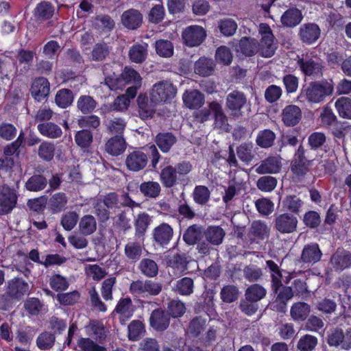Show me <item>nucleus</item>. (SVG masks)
<instances>
[{
	"label": "nucleus",
	"instance_id": "obj_11",
	"mask_svg": "<svg viewBox=\"0 0 351 351\" xmlns=\"http://www.w3.org/2000/svg\"><path fill=\"white\" fill-rule=\"evenodd\" d=\"M173 237V228L167 223H162L155 227L152 231L153 241L158 246L167 245Z\"/></svg>",
	"mask_w": 351,
	"mask_h": 351
},
{
	"label": "nucleus",
	"instance_id": "obj_47",
	"mask_svg": "<svg viewBox=\"0 0 351 351\" xmlns=\"http://www.w3.org/2000/svg\"><path fill=\"white\" fill-rule=\"evenodd\" d=\"M335 106L341 118L351 119V98L339 97L335 101Z\"/></svg>",
	"mask_w": 351,
	"mask_h": 351
},
{
	"label": "nucleus",
	"instance_id": "obj_24",
	"mask_svg": "<svg viewBox=\"0 0 351 351\" xmlns=\"http://www.w3.org/2000/svg\"><path fill=\"white\" fill-rule=\"evenodd\" d=\"M269 227L261 220L254 221L249 228V235L254 240L263 241L269 237Z\"/></svg>",
	"mask_w": 351,
	"mask_h": 351
},
{
	"label": "nucleus",
	"instance_id": "obj_55",
	"mask_svg": "<svg viewBox=\"0 0 351 351\" xmlns=\"http://www.w3.org/2000/svg\"><path fill=\"white\" fill-rule=\"evenodd\" d=\"M218 28L224 36H232L237 29V24L232 19H223L218 21Z\"/></svg>",
	"mask_w": 351,
	"mask_h": 351
},
{
	"label": "nucleus",
	"instance_id": "obj_53",
	"mask_svg": "<svg viewBox=\"0 0 351 351\" xmlns=\"http://www.w3.org/2000/svg\"><path fill=\"white\" fill-rule=\"evenodd\" d=\"M73 98V93L71 90L62 88L57 92L55 101L59 107L65 108L72 104Z\"/></svg>",
	"mask_w": 351,
	"mask_h": 351
},
{
	"label": "nucleus",
	"instance_id": "obj_28",
	"mask_svg": "<svg viewBox=\"0 0 351 351\" xmlns=\"http://www.w3.org/2000/svg\"><path fill=\"white\" fill-rule=\"evenodd\" d=\"M151 222L152 217L147 213L143 212L137 215L134 222L135 237L143 240L145 234L151 224Z\"/></svg>",
	"mask_w": 351,
	"mask_h": 351
},
{
	"label": "nucleus",
	"instance_id": "obj_64",
	"mask_svg": "<svg viewBox=\"0 0 351 351\" xmlns=\"http://www.w3.org/2000/svg\"><path fill=\"white\" fill-rule=\"evenodd\" d=\"M317 344V337L311 335H305L299 339L297 348L300 351H312Z\"/></svg>",
	"mask_w": 351,
	"mask_h": 351
},
{
	"label": "nucleus",
	"instance_id": "obj_58",
	"mask_svg": "<svg viewBox=\"0 0 351 351\" xmlns=\"http://www.w3.org/2000/svg\"><path fill=\"white\" fill-rule=\"evenodd\" d=\"M276 138L275 134L270 130L260 131L256 137V144L263 148L272 146Z\"/></svg>",
	"mask_w": 351,
	"mask_h": 351
},
{
	"label": "nucleus",
	"instance_id": "obj_10",
	"mask_svg": "<svg viewBox=\"0 0 351 351\" xmlns=\"http://www.w3.org/2000/svg\"><path fill=\"white\" fill-rule=\"evenodd\" d=\"M147 162L148 158L145 153L140 149H134L127 154L125 164L128 170L137 172L143 169Z\"/></svg>",
	"mask_w": 351,
	"mask_h": 351
},
{
	"label": "nucleus",
	"instance_id": "obj_48",
	"mask_svg": "<svg viewBox=\"0 0 351 351\" xmlns=\"http://www.w3.org/2000/svg\"><path fill=\"white\" fill-rule=\"evenodd\" d=\"M266 294L267 290L265 287L259 284H253L246 289L244 297L251 300V301L258 302L264 298Z\"/></svg>",
	"mask_w": 351,
	"mask_h": 351
},
{
	"label": "nucleus",
	"instance_id": "obj_8",
	"mask_svg": "<svg viewBox=\"0 0 351 351\" xmlns=\"http://www.w3.org/2000/svg\"><path fill=\"white\" fill-rule=\"evenodd\" d=\"M18 199L16 191L8 185L0 186V215L10 213L16 206Z\"/></svg>",
	"mask_w": 351,
	"mask_h": 351
},
{
	"label": "nucleus",
	"instance_id": "obj_41",
	"mask_svg": "<svg viewBox=\"0 0 351 351\" xmlns=\"http://www.w3.org/2000/svg\"><path fill=\"white\" fill-rule=\"evenodd\" d=\"M47 184V179L40 174L31 176L25 182V187L27 191L37 192L43 190Z\"/></svg>",
	"mask_w": 351,
	"mask_h": 351
},
{
	"label": "nucleus",
	"instance_id": "obj_54",
	"mask_svg": "<svg viewBox=\"0 0 351 351\" xmlns=\"http://www.w3.org/2000/svg\"><path fill=\"white\" fill-rule=\"evenodd\" d=\"M239 295V288L233 285L224 286L220 292L221 300L225 303H231L236 301Z\"/></svg>",
	"mask_w": 351,
	"mask_h": 351
},
{
	"label": "nucleus",
	"instance_id": "obj_1",
	"mask_svg": "<svg viewBox=\"0 0 351 351\" xmlns=\"http://www.w3.org/2000/svg\"><path fill=\"white\" fill-rule=\"evenodd\" d=\"M334 86L332 81L311 82L302 89L298 99H305L310 103H321L325 98L332 94Z\"/></svg>",
	"mask_w": 351,
	"mask_h": 351
},
{
	"label": "nucleus",
	"instance_id": "obj_14",
	"mask_svg": "<svg viewBox=\"0 0 351 351\" xmlns=\"http://www.w3.org/2000/svg\"><path fill=\"white\" fill-rule=\"evenodd\" d=\"M321 34L319 27L313 23L302 25L299 29L298 35L300 40L306 44L310 45L316 42Z\"/></svg>",
	"mask_w": 351,
	"mask_h": 351
},
{
	"label": "nucleus",
	"instance_id": "obj_51",
	"mask_svg": "<svg viewBox=\"0 0 351 351\" xmlns=\"http://www.w3.org/2000/svg\"><path fill=\"white\" fill-rule=\"evenodd\" d=\"M156 53L162 58H170L173 55V45L167 40H158L155 43Z\"/></svg>",
	"mask_w": 351,
	"mask_h": 351
},
{
	"label": "nucleus",
	"instance_id": "obj_21",
	"mask_svg": "<svg viewBox=\"0 0 351 351\" xmlns=\"http://www.w3.org/2000/svg\"><path fill=\"white\" fill-rule=\"evenodd\" d=\"M302 119L301 109L295 105L287 106L282 112V120L287 126L297 125Z\"/></svg>",
	"mask_w": 351,
	"mask_h": 351
},
{
	"label": "nucleus",
	"instance_id": "obj_25",
	"mask_svg": "<svg viewBox=\"0 0 351 351\" xmlns=\"http://www.w3.org/2000/svg\"><path fill=\"white\" fill-rule=\"evenodd\" d=\"M126 149V142L122 135H115L108 140L105 150L112 156H119Z\"/></svg>",
	"mask_w": 351,
	"mask_h": 351
},
{
	"label": "nucleus",
	"instance_id": "obj_27",
	"mask_svg": "<svg viewBox=\"0 0 351 351\" xmlns=\"http://www.w3.org/2000/svg\"><path fill=\"white\" fill-rule=\"evenodd\" d=\"M204 229L202 226L193 224L187 228L183 234V240L189 245H193L204 237Z\"/></svg>",
	"mask_w": 351,
	"mask_h": 351
},
{
	"label": "nucleus",
	"instance_id": "obj_17",
	"mask_svg": "<svg viewBox=\"0 0 351 351\" xmlns=\"http://www.w3.org/2000/svg\"><path fill=\"white\" fill-rule=\"evenodd\" d=\"M322 252L317 243H311L304 246L300 261L304 263L315 264L318 263L322 257Z\"/></svg>",
	"mask_w": 351,
	"mask_h": 351
},
{
	"label": "nucleus",
	"instance_id": "obj_2",
	"mask_svg": "<svg viewBox=\"0 0 351 351\" xmlns=\"http://www.w3.org/2000/svg\"><path fill=\"white\" fill-rule=\"evenodd\" d=\"M226 108L234 119H239L250 111L246 95L238 90H234L227 95Z\"/></svg>",
	"mask_w": 351,
	"mask_h": 351
},
{
	"label": "nucleus",
	"instance_id": "obj_15",
	"mask_svg": "<svg viewBox=\"0 0 351 351\" xmlns=\"http://www.w3.org/2000/svg\"><path fill=\"white\" fill-rule=\"evenodd\" d=\"M30 92L35 100L41 101L45 99L50 92V84L43 77L36 78L32 84Z\"/></svg>",
	"mask_w": 351,
	"mask_h": 351
},
{
	"label": "nucleus",
	"instance_id": "obj_19",
	"mask_svg": "<svg viewBox=\"0 0 351 351\" xmlns=\"http://www.w3.org/2000/svg\"><path fill=\"white\" fill-rule=\"evenodd\" d=\"M135 307L131 298L127 297L121 298L114 311L119 315V319L121 324L125 322L132 316Z\"/></svg>",
	"mask_w": 351,
	"mask_h": 351
},
{
	"label": "nucleus",
	"instance_id": "obj_62",
	"mask_svg": "<svg viewBox=\"0 0 351 351\" xmlns=\"http://www.w3.org/2000/svg\"><path fill=\"white\" fill-rule=\"evenodd\" d=\"M55 335L49 332H43L38 335L36 339V345L41 350L51 348L55 343Z\"/></svg>",
	"mask_w": 351,
	"mask_h": 351
},
{
	"label": "nucleus",
	"instance_id": "obj_56",
	"mask_svg": "<svg viewBox=\"0 0 351 351\" xmlns=\"http://www.w3.org/2000/svg\"><path fill=\"white\" fill-rule=\"evenodd\" d=\"M106 127L108 132L122 135L126 127V121L121 117H114L106 123Z\"/></svg>",
	"mask_w": 351,
	"mask_h": 351
},
{
	"label": "nucleus",
	"instance_id": "obj_7",
	"mask_svg": "<svg viewBox=\"0 0 351 351\" xmlns=\"http://www.w3.org/2000/svg\"><path fill=\"white\" fill-rule=\"evenodd\" d=\"M206 37V31L199 25H190L182 32L183 43L189 47L199 46Z\"/></svg>",
	"mask_w": 351,
	"mask_h": 351
},
{
	"label": "nucleus",
	"instance_id": "obj_38",
	"mask_svg": "<svg viewBox=\"0 0 351 351\" xmlns=\"http://www.w3.org/2000/svg\"><path fill=\"white\" fill-rule=\"evenodd\" d=\"M54 14V7L51 3L42 1L38 3L34 11V16L39 21L51 19Z\"/></svg>",
	"mask_w": 351,
	"mask_h": 351
},
{
	"label": "nucleus",
	"instance_id": "obj_26",
	"mask_svg": "<svg viewBox=\"0 0 351 351\" xmlns=\"http://www.w3.org/2000/svg\"><path fill=\"white\" fill-rule=\"evenodd\" d=\"M210 109L215 119V128L227 130L228 128V118L222 106L217 101L210 103Z\"/></svg>",
	"mask_w": 351,
	"mask_h": 351
},
{
	"label": "nucleus",
	"instance_id": "obj_18",
	"mask_svg": "<svg viewBox=\"0 0 351 351\" xmlns=\"http://www.w3.org/2000/svg\"><path fill=\"white\" fill-rule=\"evenodd\" d=\"M29 285L21 278H14L8 282L5 295L11 298H19L28 293Z\"/></svg>",
	"mask_w": 351,
	"mask_h": 351
},
{
	"label": "nucleus",
	"instance_id": "obj_20",
	"mask_svg": "<svg viewBox=\"0 0 351 351\" xmlns=\"http://www.w3.org/2000/svg\"><path fill=\"white\" fill-rule=\"evenodd\" d=\"M302 19V11L295 7H292L282 14L280 22L284 27H294L299 25Z\"/></svg>",
	"mask_w": 351,
	"mask_h": 351
},
{
	"label": "nucleus",
	"instance_id": "obj_42",
	"mask_svg": "<svg viewBox=\"0 0 351 351\" xmlns=\"http://www.w3.org/2000/svg\"><path fill=\"white\" fill-rule=\"evenodd\" d=\"M237 51L245 56H252L258 51V43L254 38L243 37L239 41Z\"/></svg>",
	"mask_w": 351,
	"mask_h": 351
},
{
	"label": "nucleus",
	"instance_id": "obj_33",
	"mask_svg": "<svg viewBox=\"0 0 351 351\" xmlns=\"http://www.w3.org/2000/svg\"><path fill=\"white\" fill-rule=\"evenodd\" d=\"M143 249L144 247L142 243L130 241L125 245L124 254L128 259L136 263L141 258Z\"/></svg>",
	"mask_w": 351,
	"mask_h": 351
},
{
	"label": "nucleus",
	"instance_id": "obj_30",
	"mask_svg": "<svg viewBox=\"0 0 351 351\" xmlns=\"http://www.w3.org/2000/svg\"><path fill=\"white\" fill-rule=\"evenodd\" d=\"M160 180L165 188H172L178 183V176L174 167L167 165L162 168L159 175Z\"/></svg>",
	"mask_w": 351,
	"mask_h": 351
},
{
	"label": "nucleus",
	"instance_id": "obj_9",
	"mask_svg": "<svg viewBox=\"0 0 351 351\" xmlns=\"http://www.w3.org/2000/svg\"><path fill=\"white\" fill-rule=\"evenodd\" d=\"M330 265L332 269L337 272L343 271L351 267V252L338 247L331 255Z\"/></svg>",
	"mask_w": 351,
	"mask_h": 351
},
{
	"label": "nucleus",
	"instance_id": "obj_49",
	"mask_svg": "<svg viewBox=\"0 0 351 351\" xmlns=\"http://www.w3.org/2000/svg\"><path fill=\"white\" fill-rule=\"evenodd\" d=\"M308 145L311 149L316 150L317 149H323L325 152L329 151V147L326 144V136L322 132H313L308 138Z\"/></svg>",
	"mask_w": 351,
	"mask_h": 351
},
{
	"label": "nucleus",
	"instance_id": "obj_12",
	"mask_svg": "<svg viewBox=\"0 0 351 351\" xmlns=\"http://www.w3.org/2000/svg\"><path fill=\"white\" fill-rule=\"evenodd\" d=\"M252 169L258 174H273L280 171L281 162L275 156H269L256 164Z\"/></svg>",
	"mask_w": 351,
	"mask_h": 351
},
{
	"label": "nucleus",
	"instance_id": "obj_52",
	"mask_svg": "<svg viewBox=\"0 0 351 351\" xmlns=\"http://www.w3.org/2000/svg\"><path fill=\"white\" fill-rule=\"evenodd\" d=\"M35 52L34 51L20 49L19 50L16 55V60L19 61L20 64H24L23 70L21 69L20 73L27 72L30 67V65L33 61Z\"/></svg>",
	"mask_w": 351,
	"mask_h": 351
},
{
	"label": "nucleus",
	"instance_id": "obj_61",
	"mask_svg": "<svg viewBox=\"0 0 351 351\" xmlns=\"http://www.w3.org/2000/svg\"><path fill=\"white\" fill-rule=\"evenodd\" d=\"M168 314L173 318L182 317L186 312L184 303L178 300H171L167 305Z\"/></svg>",
	"mask_w": 351,
	"mask_h": 351
},
{
	"label": "nucleus",
	"instance_id": "obj_45",
	"mask_svg": "<svg viewBox=\"0 0 351 351\" xmlns=\"http://www.w3.org/2000/svg\"><path fill=\"white\" fill-rule=\"evenodd\" d=\"M215 69V63L213 60L201 58L195 64V72L202 76H208Z\"/></svg>",
	"mask_w": 351,
	"mask_h": 351
},
{
	"label": "nucleus",
	"instance_id": "obj_32",
	"mask_svg": "<svg viewBox=\"0 0 351 351\" xmlns=\"http://www.w3.org/2000/svg\"><path fill=\"white\" fill-rule=\"evenodd\" d=\"M147 44H135L132 45L128 52L130 60L134 63L143 62L147 56Z\"/></svg>",
	"mask_w": 351,
	"mask_h": 351
},
{
	"label": "nucleus",
	"instance_id": "obj_4",
	"mask_svg": "<svg viewBox=\"0 0 351 351\" xmlns=\"http://www.w3.org/2000/svg\"><path fill=\"white\" fill-rule=\"evenodd\" d=\"M177 93L176 88L169 81H161L153 86L150 93L154 104H162L173 99Z\"/></svg>",
	"mask_w": 351,
	"mask_h": 351
},
{
	"label": "nucleus",
	"instance_id": "obj_5",
	"mask_svg": "<svg viewBox=\"0 0 351 351\" xmlns=\"http://www.w3.org/2000/svg\"><path fill=\"white\" fill-rule=\"evenodd\" d=\"M259 34L261 39L259 44V51L262 56L269 58L274 55L276 49L274 36L270 27L266 23L259 25Z\"/></svg>",
	"mask_w": 351,
	"mask_h": 351
},
{
	"label": "nucleus",
	"instance_id": "obj_29",
	"mask_svg": "<svg viewBox=\"0 0 351 351\" xmlns=\"http://www.w3.org/2000/svg\"><path fill=\"white\" fill-rule=\"evenodd\" d=\"M184 104L191 109L200 108L204 101V95L197 90H186L182 96Z\"/></svg>",
	"mask_w": 351,
	"mask_h": 351
},
{
	"label": "nucleus",
	"instance_id": "obj_22",
	"mask_svg": "<svg viewBox=\"0 0 351 351\" xmlns=\"http://www.w3.org/2000/svg\"><path fill=\"white\" fill-rule=\"evenodd\" d=\"M178 138L172 132H160L154 138V142L162 153H168L177 143Z\"/></svg>",
	"mask_w": 351,
	"mask_h": 351
},
{
	"label": "nucleus",
	"instance_id": "obj_23",
	"mask_svg": "<svg viewBox=\"0 0 351 351\" xmlns=\"http://www.w3.org/2000/svg\"><path fill=\"white\" fill-rule=\"evenodd\" d=\"M139 116L142 119L152 118L156 112V106L158 104H154L147 97L144 95H139L137 98Z\"/></svg>",
	"mask_w": 351,
	"mask_h": 351
},
{
	"label": "nucleus",
	"instance_id": "obj_59",
	"mask_svg": "<svg viewBox=\"0 0 351 351\" xmlns=\"http://www.w3.org/2000/svg\"><path fill=\"white\" fill-rule=\"evenodd\" d=\"M86 329L90 335H93L99 341L106 338L105 328L103 324L97 320H91Z\"/></svg>",
	"mask_w": 351,
	"mask_h": 351
},
{
	"label": "nucleus",
	"instance_id": "obj_3",
	"mask_svg": "<svg viewBox=\"0 0 351 351\" xmlns=\"http://www.w3.org/2000/svg\"><path fill=\"white\" fill-rule=\"evenodd\" d=\"M297 64L306 76L318 78L322 75L324 68L323 61L316 56L302 54L298 58Z\"/></svg>",
	"mask_w": 351,
	"mask_h": 351
},
{
	"label": "nucleus",
	"instance_id": "obj_34",
	"mask_svg": "<svg viewBox=\"0 0 351 351\" xmlns=\"http://www.w3.org/2000/svg\"><path fill=\"white\" fill-rule=\"evenodd\" d=\"M266 265L269 269L271 278V286L274 293H277L278 289L282 287V274L278 265L271 260L266 261Z\"/></svg>",
	"mask_w": 351,
	"mask_h": 351
},
{
	"label": "nucleus",
	"instance_id": "obj_63",
	"mask_svg": "<svg viewBox=\"0 0 351 351\" xmlns=\"http://www.w3.org/2000/svg\"><path fill=\"white\" fill-rule=\"evenodd\" d=\"M237 154L239 158L244 162L248 163L254 158L253 144L243 143L237 148Z\"/></svg>",
	"mask_w": 351,
	"mask_h": 351
},
{
	"label": "nucleus",
	"instance_id": "obj_13",
	"mask_svg": "<svg viewBox=\"0 0 351 351\" xmlns=\"http://www.w3.org/2000/svg\"><path fill=\"white\" fill-rule=\"evenodd\" d=\"M170 323V316L162 308L154 310L149 317L150 326L157 332L167 329Z\"/></svg>",
	"mask_w": 351,
	"mask_h": 351
},
{
	"label": "nucleus",
	"instance_id": "obj_35",
	"mask_svg": "<svg viewBox=\"0 0 351 351\" xmlns=\"http://www.w3.org/2000/svg\"><path fill=\"white\" fill-rule=\"evenodd\" d=\"M138 269L143 276L147 278H154L158 274V264L149 258H142L139 262Z\"/></svg>",
	"mask_w": 351,
	"mask_h": 351
},
{
	"label": "nucleus",
	"instance_id": "obj_46",
	"mask_svg": "<svg viewBox=\"0 0 351 351\" xmlns=\"http://www.w3.org/2000/svg\"><path fill=\"white\" fill-rule=\"evenodd\" d=\"M210 191L204 185L196 186L193 192L194 202L200 206L206 205L210 199Z\"/></svg>",
	"mask_w": 351,
	"mask_h": 351
},
{
	"label": "nucleus",
	"instance_id": "obj_43",
	"mask_svg": "<svg viewBox=\"0 0 351 351\" xmlns=\"http://www.w3.org/2000/svg\"><path fill=\"white\" fill-rule=\"evenodd\" d=\"M97 106V102L90 95H81L77 101V108L82 114L92 113Z\"/></svg>",
	"mask_w": 351,
	"mask_h": 351
},
{
	"label": "nucleus",
	"instance_id": "obj_40",
	"mask_svg": "<svg viewBox=\"0 0 351 351\" xmlns=\"http://www.w3.org/2000/svg\"><path fill=\"white\" fill-rule=\"evenodd\" d=\"M139 189L145 197L155 199L160 195L161 186L157 182L147 181L142 182Z\"/></svg>",
	"mask_w": 351,
	"mask_h": 351
},
{
	"label": "nucleus",
	"instance_id": "obj_60",
	"mask_svg": "<svg viewBox=\"0 0 351 351\" xmlns=\"http://www.w3.org/2000/svg\"><path fill=\"white\" fill-rule=\"evenodd\" d=\"M243 276L249 282H256L260 280L263 276V272L261 268L255 265H249L243 269Z\"/></svg>",
	"mask_w": 351,
	"mask_h": 351
},
{
	"label": "nucleus",
	"instance_id": "obj_31",
	"mask_svg": "<svg viewBox=\"0 0 351 351\" xmlns=\"http://www.w3.org/2000/svg\"><path fill=\"white\" fill-rule=\"evenodd\" d=\"M206 241L212 245H219L222 243L226 232L220 226H209L204 230Z\"/></svg>",
	"mask_w": 351,
	"mask_h": 351
},
{
	"label": "nucleus",
	"instance_id": "obj_37",
	"mask_svg": "<svg viewBox=\"0 0 351 351\" xmlns=\"http://www.w3.org/2000/svg\"><path fill=\"white\" fill-rule=\"evenodd\" d=\"M311 311L310 306L305 302H297L293 304L290 314L294 321L300 322L306 319Z\"/></svg>",
	"mask_w": 351,
	"mask_h": 351
},
{
	"label": "nucleus",
	"instance_id": "obj_6",
	"mask_svg": "<svg viewBox=\"0 0 351 351\" xmlns=\"http://www.w3.org/2000/svg\"><path fill=\"white\" fill-rule=\"evenodd\" d=\"M274 229L282 234H289L295 232L298 228V220L291 213L279 214L274 219Z\"/></svg>",
	"mask_w": 351,
	"mask_h": 351
},
{
	"label": "nucleus",
	"instance_id": "obj_50",
	"mask_svg": "<svg viewBox=\"0 0 351 351\" xmlns=\"http://www.w3.org/2000/svg\"><path fill=\"white\" fill-rule=\"evenodd\" d=\"M93 141V134L90 130L84 129L76 132L75 142L81 148H88Z\"/></svg>",
	"mask_w": 351,
	"mask_h": 351
},
{
	"label": "nucleus",
	"instance_id": "obj_39",
	"mask_svg": "<svg viewBox=\"0 0 351 351\" xmlns=\"http://www.w3.org/2000/svg\"><path fill=\"white\" fill-rule=\"evenodd\" d=\"M79 230L84 236L93 234L97 230V221L95 218L90 215L82 217L79 223Z\"/></svg>",
	"mask_w": 351,
	"mask_h": 351
},
{
	"label": "nucleus",
	"instance_id": "obj_16",
	"mask_svg": "<svg viewBox=\"0 0 351 351\" xmlns=\"http://www.w3.org/2000/svg\"><path fill=\"white\" fill-rule=\"evenodd\" d=\"M121 21L128 29L135 30L142 25L143 15L138 10L131 8L123 12Z\"/></svg>",
	"mask_w": 351,
	"mask_h": 351
},
{
	"label": "nucleus",
	"instance_id": "obj_44",
	"mask_svg": "<svg viewBox=\"0 0 351 351\" xmlns=\"http://www.w3.org/2000/svg\"><path fill=\"white\" fill-rule=\"evenodd\" d=\"M68 198L64 193H56L53 195L48 202V206L53 213L62 211L66 206Z\"/></svg>",
	"mask_w": 351,
	"mask_h": 351
},
{
	"label": "nucleus",
	"instance_id": "obj_36",
	"mask_svg": "<svg viewBox=\"0 0 351 351\" xmlns=\"http://www.w3.org/2000/svg\"><path fill=\"white\" fill-rule=\"evenodd\" d=\"M39 132L49 138H58L62 134V129L52 122H45L38 125Z\"/></svg>",
	"mask_w": 351,
	"mask_h": 351
},
{
	"label": "nucleus",
	"instance_id": "obj_57",
	"mask_svg": "<svg viewBox=\"0 0 351 351\" xmlns=\"http://www.w3.org/2000/svg\"><path fill=\"white\" fill-rule=\"evenodd\" d=\"M128 339L135 341L138 340L140 337L143 335L145 330L143 322L140 320H133L128 326Z\"/></svg>",
	"mask_w": 351,
	"mask_h": 351
}]
</instances>
